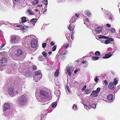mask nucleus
<instances>
[{
  "label": "nucleus",
  "instance_id": "f257e3e1",
  "mask_svg": "<svg viewBox=\"0 0 120 120\" xmlns=\"http://www.w3.org/2000/svg\"><path fill=\"white\" fill-rule=\"evenodd\" d=\"M35 94L37 100L40 102H45L50 99L49 98V96L48 93L43 90H40L39 96H37L36 93Z\"/></svg>",
  "mask_w": 120,
  "mask_h": 120
},
{
  "label": "nucleus",
  "instance_id": "69168bd1",
  "mask_svg": "<svg viewBox=\"0 0 120 120\" xmlns=\"http://www.w3.org/2000/svg\"><path fill=\"white\" fill-rule=\"evenodd\" d=\"M22 26V25H17V27H20Z\"/></svg>",
  "mask_w": 120,
  "mask_h": 120
},
{
  "label": "nucleus",
  "instance_id": "dca6fc26",
  "mask_svg": "<svg viewBox=\"0 0 120 120\" xmlns=\"http://www.w3.org/2000/svg\"><path fill=\"white\" fill-rule=\"evenodd\" d=\"M98 94L97 91L96 90L93 91L91 94L90 96L92 97H95L97 96H98Z\"/></svg>",
  "mask_w": 120,
  "mask_h": 120
},
{
  "label": "nucleus",
  "instance_id": "49530a36",
  "mask_svg": "<svg viewBox=\"0 0 120 120\" xmlns=\"http://www.w3.org/2000/svg\"><path fill=\"white\" fill-rule=\"evenodd\" d=\"M22 83H20L19 85V90H20L22 88Z\"/></svg>",
  "mask_w": 120,
  "mask_h": 120
},
{
  "label": "nucleus",
  "instance_id": "4c0bfd02",
  "mask_svg": "<svg viewBox=\"0 0 120 120\" xmlns=\"http://www.w3.org/2000/svg\"><path fill=\"white\" fill-rule=\"evenodd\" d=\"M85 92L86 94H88L91 92V91L89 89H87L85 90Z\"/></svg>",
  "mask_w": 120,
  "mask_h": 120
},
{
  "label": "nucleus",
  "instance_id": "e2e57ef3",
  "mask_svg": "<svg viewBox=\"0 0 120 120\" xmlns=\"http://www.w3.org/2000/svg\"><path fill=\"white\" fill-rule=\"evenodd\" d=\"M4 45H5V44H2L1 45V46L0 47V49H1V48H3V47L4 46Z\"/></svg>",
  "mask_w": 120,
  "mask_h": 120
},
{
  "label": "nucleus",
  "instance_id": "ddd939ff",
  "mask_svg": "<svg viewBox=\"0 0 120 120\" xmlns=\"http://www.w3.org/2000/svg\"><path fill=\"white\" fill-rule=\"evenodd\" d=\"M16 52H17L15 54V55L17 56H19L23 53V52L22 50L20 49H17Z\"/></svg>",
  "mask_w": 120,
  "mask_h": 120
},
{
  "label": "nucleus",
  "instance_id": "aec40b11",
  "mask_svg": "<svg viewBox=\"0 0 120 120\" xmlns=\"http://www.w3.org/2000/svg\"><path fill=\"white\" fill-rule=\"evenodd\" d=\"M77 19L75 18V16H74L72 17L70 21V24L72 23H74L75 22V21Z\"/></svg>",
  "mask_w": 120,
  "mask_h": 120
},
{
  "label": "nucleus",
  "instance_id": "9d476101",
  "mask_svg": "<svg viewBox=\"0 0 120 120\" xmlns=\"http://www.w3.org/2000/svg\"><path fill=\"white\" fill-rule=\"evenodd\" d=\"M7 61L8 60L7 58H3L0 60V66L1 67L4 66L7 62Z\"/></svg>",
  "mask_w": 120,
  "mask_h": 120
},
{
  "label": "nucleus",
  "instance_id": "a878e982",
  "mask_svg": "<svg viewBox=\"0 0 120 120\" xmlns=\"http://www.w3.org/2000/svg\"><path fill=\"white\" fill-rule=\"evenodd\" d=\"M84 107L87 109H90L91 108L90 105V104L88 105L87 104L84 105Z\"/></svg>",
  "mask_w": 120,
  "mask_h": 120
},
{
  "label": "nucleus",
  "instance_id": "680f3d73",
  "mask_svg": "<svg viewBox=\"0 0 120 120\" xmlns=\"http://www.w3.org/2000/svg\"><path fill=\"white\" fill-rule=\"evenodd\" d=\"M106 26L108 27H110L111 26L109 24H107Z\"/></svg>",
  "mask_w": 120,
  "mask_h": 120
},
{
  "label": "nucleus",
  "instance_id": "bf43d9fd",
  "mask_svg": "<svg viewBox=\"0 0 120 120\" xmlns=\"http://www.w3.org/2000/svg\"><path fill=\"white\" fill-rule=\"evenodd\" d=\"M89 20L88 19V18H86V22H87L88 23H89Z\"/></svg>",
  "mask_w": 120,
  "mask_h": 120
},
{
  "label": "nucleus",
  "instance_id": "a18cd8bd",
  "mask_svg": "<svg viewBox=\"0 0 120 120\" xmlns=\"http://www.w3.org/2000/svg\"><path fill=\"white\" fill-rule=\"evenodd\" d=\"M56 49V45H54L53 46L52 48V51H55Z\"/></svg>",
  "mask_w": 120,
  "mask_h": 120
},
{
  "label": "nucleus",
  "instance_id": "72a5a7b5",
  "mask_svg": "<svg viewBox=\"0 0 120 120\" xmlns=\"http://www.w3.org/2000/svg\"><path fill=\"white\" fill-rule=\"evenodd\" d=\"M94 55L96 56H100L101 54L100 52L99 51H97L95 52Z\"/></svg>",
  "mask_w": 120,
  "mask_h": 120
},
{
  "label": "nucleus",
  "instance_id": "c85d7f7f",
  "mask_svg": "<svg viewBox=\"0 0 120 120\" xmlns=\"http://www.w3.org/2000/svg\"><path fill=\"white\" fill-rule=\"evenodd\" d=\"M74 27H73L71 25V24H70L68 27V28L70 30H72L74 29Z\"/></svg>",
  "mask_w": 120,
  "mask_h": 120
},
{
  "label": "nucleus",
  "instance_id": "1a4fd4ad",
  "mask_svg": "<svg viewBox=\"0 0 120 120\" xmlns=\"http://www.w3.org/2000/svg\"><path fill=\"white\" fill-rule=\"evenodd\" d=\"M38 41L36 39L33 38L31 41V46L32 47L34 48L37 47Z\"/></svg>",
  "mask_w": 120,
  "mask_h": 120
},
{
  "label": "nucleus",
  "instance_id": "13d9d810",
  "mask_svg": "<svg viewBox=\"0 0 120 120\" xmlns=\"http://www.w3.org/2000/svg\"><path fill=\"white\" fill-rule=\"evenodd\" d=\"M46 115L45 114H42L41 115V117H44Z\"/></svg>",
  "mask_w": 120,
  "mask_h": 120
},
{
  "label": "nucleus",
  "instance_id": "79ce46f5",
  "mask_svg": "<svg viewBox=\"0 0 120 120\" xmlns=\"http://www.w3.org/2000/svg\"><path fill=\"white\" fill-rule=\"evenodd\" d=\"M47 53L45 52H44L42 53V55L44 56L45 57L47 56Z\"/></svg>",
  "mask_w": 120,
  "mask_h": 120
},
{
  "label": "nucleus",
  "instance_id": "603ef678",
  "mask_svg": "<svg viewBox=\"0 0 120 120\" xmlns=\"http://www.w3.org/2000/svg\"><path fill=\"white\" fill-rule=\"evenodd\" d=\"M71 38L72 40H73L74 38V33L73 32H72V34L71 36Z\"/></svg>",
  "mask_w": 120,
  "mask_h": 120
},
{
  "label": "nucleus",
  "instance_id": "2f4dec72",
  "mask_svg": "<svg viewBox=\"0 0 120 120\" xmlns=\"http://www.w3.org/2000/svg\"><path fill=\"white\" fill-rule=\"evenodd\" d=\"M68 53V51L67 50H65L63 51L61 53V55H66Z\"/></svg>",
  "mask_w": 120,
  "mask_h": 120
},
{
  "label": "nucleus",
  "instance_id": "2eb2a0df",
  "mask_svg": "<svg viewBox=\"0 0 120 120\" xmlns=\"http://www.w3.org/2000/svg\"><path fill=\"white\" fill-rule=\"evenodd\" d=\"M14 88L13 86H11L9 88L8 90L9 94L10 95H13L14 93Z\"/></svg>",
  "mask_w": 120,
  "mask_h": 120
},
{
  "label": "nucleus",
  "instance_id": "c9c22d12",
  "mask_svg": "<svg viewBox=\"0 0 120 120\" xmlns=\"http://www.w3.org/2000/svg\"><path fill=\"white\" fill-rule=\"evenodd\" d=\"M72 109L75 110H76L77 109V105L75 104H74L72 107Z\"/></svg>",
  "mask_w": 120,
  "mask_h": 120
},
{
  "label": "nucleus",
  "instance_id": "412c9836",
  "mask_svg": "<svg viewBox=\"0 0 120 120\" xmlns=\"http://www.w3.org/2000/svg\"><path fill=\"white\" fill-rule=\"evenodd\" d=\"M37 20V19H33L30 21V22L32 23L30 24L32 25L33 26H34L35 23L36 22Z\"/></svg>",
  "mask_w": 120,
  "mask_h": 120
},
{
  "label": "nucleus",
  "instance_id": "c756f323",
  "mask_svg": "<svg viewBox=\"0 0 120 120\" xmlns=\"http://www.w3.org/2000/svg\"><path fill=\"white\" fill-rule=\"evenodd\" d=\"M59 71L58 69H57L54 73V76L55 77H57L59 74Z\"/></svg>",
  "mask_w": 120,
  "mask_h": 120
},
{
  "label": "nucleus",
  "instance_id": "0eeeda50",
  "mask_svg": "<svg viewBox=\"0 0 120 120\" xmlns=\"http://www.w3.org/2000/svg\"><path fill=\"white\" fill-rule=\"evenodd\" d=\"M74 70V67L71 65H68L67 67L66 73L67 74V73L69 76H71V73L73 72Z\"/></svg>",
  "mask_w": 120,
  "mask_h": 120
},
{
  "label": "nucleus",
  "instance_id": "3c124183",
  "mask_svg": "<svg viewBox=\"0 0 120 120\" xmlns=\"http://www.w3.org/2000/svg\"><path fill=\"white\" fill-rule=\"evenodd\" d=\"M46 43H44L42 44V48H44L46 46Z\"/></svg>",
  "mask_w": 120,
  "mask_h": 120
},
{
  "label": "nucleus",
  "instance_id": "5fc2aeb1",
  "mask_svg": "<svg viewBox=\"0 0 120 120\" xmlns=\"http://www.w3.org/2000/svg\"><path fill=\"white\" fill-rule=\"evenodd\" d=\"M55 44V43L53 41H52L50 42V45L52 46L53 45Z\"/></svg>",
  "mask_w": 120,
  "mask_h": 120
},
{
  "label": "nucleus",
  "instance_id": "a211bd4d",
  "mask_svg": "<svg viewBox=\"0 0 120 120\" xmlns=\"http://www.w3.org/2000/svg\"><path fill=\"white\" fill-rule=\"evenodd\" d=\"M115 86V85L113 82H111L109 85V88L110 89H112L114 88Z\"/></svg>",
  "mask_w": 120,
  "mask_h": 120
},
{
  "label": "nucleus",
  "instance_id": "4468645a",
  "mask_svg": "<svg viewBox=\"0 0 120 120\" xmlns=\"http://www.w3.org/2000/svg\"><path fill=\"white\" fill-rule=\"evenodd\" d=\"M10 107V105L8 103H5L3 106L4 111H5L7 109H9Z\"/></svg>",
  "mask_w": 120,
  "mask_h": 120
},
{
  "label": "nucleus",
  "instance_id": "20e7f679",
  "mask_svg": "<svg viewBox=\"0 0 120 120\" xmlns=\"http://www.w3.org/2000/svg\"><path fill=\"white\" fill-rule=\"evenodd\" d=\"M98 38L99 39L104 38L105 39H107L105 40V41L102 42V43H104L106 44L110 43L111 42H113L114 41V40L112 38H110L108 37H106L102 35L99 36L98 37Z\"/></svg>",
  "mask_w": 120,
  "mask_h": 120
},
{
  "label": "nucleus",
  "instance_id": "f03ea898",
  "mask_svg": "<svg viewBox=\"0 0 120 120\" xmlns=\"http://www.w3.org/2000/svg\"><path fill=\"white\" fill-rule=\"evenodd\" d=\"M104 29L105 28L104 27L98 26L95 28L94 30H92V31L94 34H99L101 32L102 34L105 35L107 33L104 32Z\"/></svg>",
  "mask_w": 120,
  "mask_h": 120
},
{
  "label": "nucleus",
  "instance_id": "b1692460",
  "mask_svg": "<svg viewBox=\"0 0 120 120\" xmlns=\"http://www.w3.org/2000/svg\"><path fill=\"white\" fill-rule=\"evenodd\" d=\"M65 89L66 90V91L67 94H69L71 93V91L69 89V87L68 86H66Z\"/></svg>",
  "mask_w": 120,
  "mask_h": 120
},
{
  "label": "nucleus",
  "instance_id": "bb28decb",
  "mask_svg": "<svg viewBox=\"0 0 120 120\" xmlns=\"http://www.w3.org/2000/svg\"><path fill=\"white\" fill-rule=\"evenodd\" d=\"M38 3V0H33L32 2V3L34 5L37 4Z\"/></svg>",
  "mask_w": 120,
  "mask_h": 120
},
{
  "label": "nucleus",
  "instance_id": "473e14b6",
  "mask_svg": "<svg viewBox=\"0 0 120 120\" xmlns=\"http://www.w3.org/2000/svg\"><path fill=\"white\" fill-rule=\"evenodd\" d=\"M118 81L117 78H115L114 80V82H113L115 85H116L118 83Z\"/></svg>",
  "mask_w": 120,
  "mask_h": 120
},
{
  "label": "nucleus",
  "instance_id": "052dcab7",
  "mask_svg": "<svg viewBox=\"0 0 120 120\" xmlns=\"http://www.w3.org/2000/svg\"><path fill=\"white\" fill-rule=\"evenodd\" d=\"M94 81L96 82H97V81H98V78H97V77H96L95 78V79H94Z\"/></svg>",
  "mask_w": 120,
  "mask_h": 120
},
{
  "label": "nucleus",
  "instance_id": "39448f33",
  "mask_svg": "<svg viewBox=\"0 0 120 120\" xmlns=\"http://www.w3.org/2000/svg\"><path fill=\"white\" fill-rule=\"evenodd\" d=\"M41 72L40 71L36 72L35 75L34 77L33 80L35 82H37L39 81L42 77V75H41Z\"/></svg>",
  "mask_w": 120,
  "mask_h": 120
},
{
  "label": "nucleus",
  "instance_id": "0e129e2a",
  "mask_svg": "<svg viewBox=\"0 0 120 120\" xmlns=\"http://www.w3.org/2000/svg\"><path fill=\"white\" fill-rule=\"evenodd\" d=\"M26 27L27 28L28 27H28V26H23V28L24 29H25V28H26Z\"/></svg>",
  "mask_w": 120,
  "mask_h": 120
},
{
  "label": "nucleus",
  "instance_id": "8fccbe9b",
  "mask_svg": "<svg viewBox=\"0 0 120 120\" xmlns=\"http://www.w3.org/2000/svg\"><path fill=\"white\" fill-rule=\"evenodd\" d=\"M115 30L114 28H113L111 29V32L112 33H114L115 32Z\"/></svg>",
  "mask_w": 120,
  "mask_h": 120
},
{
  "label": "nucleus",
  "instance_id": "393cba45",
  "mask_svg": "<svg viewBox=\"0 0 120 120\" xmlns=\"http://www.w3.org/2000/svg\"><path fill=\"white\" fill-rule=\"evenodd\" d=\"M60 92L59 90H57L54 92L55 94L57 96H60Z\"/></svg>",
  "mask_w": 120,
  "mask_h": 120
},
{
  "label": "nucleus",
  "instance_id": "58836bf2",
  "mask_svg": "<svg viewBox=\"0 0 120 120\" xmlns=\"http://www.w3.org/2000/svg\"><path fill=\"white\" fill-rule=\"evenodd\" d=\"M60 57V55L57 54L56 57V59H57V60H59Z\"/></svg>",
  "mask_w": 120,
  "mask_h": 120
},
{
  "label": "nucleus",
  "instance_id": "f704fd0d",
  "mask_svg": "<svg viewBox=\"0 0 120 120\" xmlns=\"http://www.w3.org/2000/svg\"><path fill=\"white\" fill-rule=\"evenodd\" d=\"M17 56H15V55H13L11 56V58L13 60H18Z\"/></svg>",
  "mask_w": 120,
  "mask_h": 120
},
{
  "label": "nucleus",
  "instance_id": "6ab92c4d",
  "mask_svg": "<svg viewBox=\"0 0 120 120\" xmlns=\"http://www.w3.org/2000/svg\"><path fill=\"white\" fill-rule=\"evenodd\" d=\"M111 54V52H109L108 54H106L105 56H104L103 57V59H107L110 57L112 55V54Z\"/></svg>",
  "mask_w": 120,
  "mask_h": 120
},
{
  "label": "nucleus",
  "instance_id": "4be33fe9",
  "mask_svg": "<svg viewBox=\"0 0 120 120\" xmlns=\"http://www.w3.org/2000/svg\"><path fill=\"white\" fill-rule=\"evenodd\" d=\"M113 96L112 94L109 95L107 96V99L109 101H112L113 100Z\"/></svg>",
  "mask_w": 120,
  "mask_h": 120
},
{
  "label": "nucleus",
  "instance_id": "338daca9",
  "mask_svg": "<svg viewBox=\"0 0 120 120\" xmlns=\"http://www.w3.org/2000/svg\"><path fill=\"white\" fill-rule=\"evenodd\" d=\"M78 70L76 69L74 71V73L75 74H76V73L78 71Z\"/></svg>",
  "mask_w": 120,
  "mask_h": 120
},
{
  "label": "nucleus",
  "instance_id": "f8f14e48",
  "mask_svg": "<svg viewBox=\"0 0 120 120\" xmlns=\"http://www.w3.org/2000/svg\"><path fill=\"white\" fill-rule=\"evenodd\" d=\"M23 74L27 77L30 76L31 75L30 71H28L27 69L26 70L24 69L23 70Z\"/></svg>",
  "mask_w": 120,
  "mask_h": 120
},
{
  "label": "nucleus",
  "instance_id": "e433bc0d",
  "mask_svg": "<svg viewBox=\"0 0 120 120\" xmlns=\"http://www.w3.org/2000/svg\"><path fill=\"white\" fill-rule=\"evenodd\" d=\"M57 102L53 103L52 104V106L53 108L55 107L56 106Z\"/></svg>",
  "mask_w": 120,
  "mask_h": 120
},
{
  "label": "nucleus",
  "instance_id": "6e6d98bb",
  "mask_svg": "<svg viewBox=\"0 0 120 120\" xmlns=\"http://www.w3.org/2000/svg\"><path fill=\"white\" fill-rule=\"evenodd\" d=\"M69 46V44H67L66 45H65V47H64V48L65 49H66Z\"/></svg>",
  "mask_w": 120,
  "mask_h": 120
},
{
  "label": "nucleus",
  "instance_id": "7c9ffc66",
  "mask_svg": "<svg viewBox=\"0 0 120 120\" xmlns=\"http://www.w3.org/2000/svg\"><path fill=\"white\" fill-rule=\"evenodd\" d=\"M99 58L98 56H93L91 58L93 60H98Z\"/></svg>",
  "mask_w": 120,
  "mask_h": 120
},
{
  "label": "nucleus",
  "instance_id": "cd10ccee",
  "mask_svg": "<svg viewBox=\"0 0 120 120\" xmlns=\"http://www.w3.org/2000/svg\"><path fill=\"white\" fill-rule=\"evenodd\" d=\"M86 14L89 17L91 15V13L89 11H86L85 12Z\"/></svg>",
  "mask_w": 120,
  "mask_h": 120
},
{
  "label": "nucleus",
  "instance_id": "9b49d317",
  "mask_svg": "<svg viewBox=\"0 0 120 120\" xmlns=\"http://www.w3.org/2000/svg\"><path fill=\"white\" fill-rule=\"evenodd\" d=\"M106 17V18L112 20H113L114 19L113 15L110 12L108 13Z\"/></svg>",
  "mask_w": 120,
  "mask_h": 120
},
{
  "label": "nucleus",
  "instance_id": "37998d69",
  "mask_svg": "<svg viewBox=\"0 0 120 120\" xmlns=\"http://www.w3.org/2000/svg\"><path fill=\"white\" fill-rule=\"evenodd\" d=\"M86 85H85L83 87L82 89V91H84L85 90L86 88Z\"/></svg>",
  "mask_w": 120,
  "mask_h": 120
},
{
  "label": "nucleus",
  "instance_id": "6e6552de",
  "mask_svg": "<svg viewBox=\"0 0 120 120\" xmlns=\"http://www.w3.org/2000/svg\"><path fill=\"white\" fill-rule=\"evenodd\" d=\"M35 36L33 35H30L28 36H26L23 39L22 42L25 43L26 42L29 41L32 38H34Z\"/></svg>",
  "mask_w": 120,
  "mask_h": 120
},
{
  "label": "nucleus",
  "instance_id": "a19ab883",
  "mask_svg": "<svg viewBox=\"0 0 120 120\" xmlns=\"http://www.w3.org/2000/svg\"><path fill=\"white\" fill-rule=\"evenodd\" d=\"M91 108H92L93 109H95L96 108V105L95 104H94L92 105H90Z\"/></svg>",
  "mask_w": 120,
  "mask_h": 120
},
{
  "label": "nucleus",
  "instance_id": "de8ad7c7",
  "mask_svg": "<svg viewBox=\"0 0 120 120\" xmlns=\"http://www.w3.org/2000/svg\"><path fill=\"white\" fill-rule=\"evenodd\" d=\"M28 12L31 15H33L34 14V13L32 12L30 10H28Z\"/></svg>",
  "mask_w": 120,
  "mask_h": 120
},
{
  "label": "nucleus",
  "instance_id": "09e8293b",
  "mask_svg": "<svg viewBox=\"0 0 120 120\" xmlns=\"http://www.w3.org/2000/svg\"><path fill=\"white\" fill-rule=\"evenodd\" d=\"M97 93L98 94L99 93L100 90V88H98L97 89Z\"/></svg>",
  "mask_w": 120,
  "mask_h": 120
},
{
  "label": "nucleus",
  "instance_id": "7ed1b4c3",
  "mask_svg": "<svg viewBox=\"0 0 120 120\" xmlns=\"http://www.w3.org/2000/svg\"><path fill=\"white\" fill-rule=\"evenodd\" d=\"M20 38L18 36L15 35H12L11 37L10 42L13 45L18 43L19 41Z\"/></svg>",
  "mask_w": 120,
  "mask_h": 120
},
{
  "label": "nucleus",
  "instance_id": "ea45409f",
  "mask_svg": "<svg viewBox=\"0 0 120 120\" xmlns=\"http://www.w3.org/2000/svg\"><path fill=\"white\" fill-rule=\"evenodd\" d=\"M43 4H45L46 5L45 6L47 7V5L48 4V2L47 0H43Z\"/></svg>",
  "mask_w": 120,
  "mask_h": 120
},
{
  "label": "nucleus",
  "instance_id": "774afa93",
  "mask_svg": "<svg viewBox=\"0 0 120 120\" xmlns=\"http://www.w3.org/2000/svg\"><path fill=\"white\" fill-rule=\"evenodd\" d=\"M86 62H87V61H83V62H82V63H83V64H84V63H85Z\"/></svg>",
  "mask_w": 120,
  "mask_h": 120
},
{
  "label": "nucleus",
  "instance_id": "4d7b16f0",
  "mask_svg": "<svg viewBox=\"0 0 120 120\" xmlns=\"http://www.w3.org/2000/svg\"><path fill=\"white\" fill-rule=\"evenodd\" d=\"M11 65L12 66V67L14 68V67L15 66V63L14 64H11Z\"/></svg>",
  "mask_w": 120,
  "mask_h": 120
},
{
  "label": "nucleus",
  "instance_id": "423d86ee",
  "mask_svg": "<svg viewBox=\"0 0 120 120\" xmlns=\"http://www.w3.org/2000/svg\"><path fill=\"white\" fill-rule=\"evenodd\" d=\"M19 103L21 105H23L26 102V99L24 95L20 96L18 99Z\"/></svg>",
  "mask_w": 120,
  "mask_h": 120
},
{
  "label": "nucleus",
  "instance_id": "5701e85b",
  "mask_svg": "<svg viewBox=\"0 0 120 120\" xmlns=\"http://www.w3.org/2000/svg\"><path fill=\"white\" fill-rule=\"evenodd\" d=\"M38 60L39 61H45V58L43 57V56L41 55L39 56V57L38 59Z\"/></svg>",
  "mask_w": 120,
  "mask_h": 120
},
{
  "label": "nucleus",
  "instance_id": "c03bdc74",
  "mask_svg": "<svg viewBox=\"0 0 120 120\" xmlns=\"http://www.w3.org/2000/svg\"><path fill=\"white\" fill-rule=\"evenodd\" d=\"M37 67L35 65H33V69L34 70H35L37 69Z\"/></svg>",
  "mask_w": 120,
  "mask_h": 120
},
{
  "label": "nucleus",
  "instance_id": "864d4df0",
  "mask_svg": "<svg viewBox=\"0 0 120 120\" xmlns=\"http://www.w3.org/2000/svg\"><path fill=\"white\" fill-rule=\"evenodd\" d=\"M104 83L106 85H107L108 84V82L106 80L104 81Z\"/></svg>",
  "mask_w": 120,
  "mask_h": 120
},
{
  "label": "nucleus",
  "instance_id": "f3484780",
  "mask_svg": "<svg viewBox=\"0 0 120 120\" xmlns=\"http://www.w3.org/2000/svg\"><path fill=\"white\" fill-rule=\"evenodd\" d=\"M27 20L28 19H26V17H23L21 18V20H20L19 22L20 23H22L23 25H24L25 23L27 21Z\"/></svg>",
  "mask_w": 120,
  "mask_h": 120
}]
</instances>
